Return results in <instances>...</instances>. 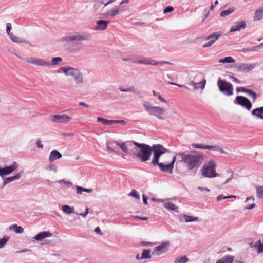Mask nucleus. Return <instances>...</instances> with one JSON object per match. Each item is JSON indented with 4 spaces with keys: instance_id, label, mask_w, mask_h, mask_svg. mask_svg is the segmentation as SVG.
Returning a JSON list of instances; mask_svg holds the SVG:
<instances>
[{
    "instance_id": "62",
    "label": "nucleus",
    "mask_w": 263,
    "mask_h": 263,
    "mask_svg": "<svg viewBox=\"0 0 263 263\" xmlns=\"http://www.w3.org/2000/svg\"><path fill=\"white\" fill-rule=\"evenodd\" d=\"M213 44V43H212V41L211 40H208V41L205 44H204L202 47L203 48H207L210 47Z\"/></svg>"
},
{
    "instance_id": "30",
    "label": "nucleus",
    "mask_w": 263,
    "mask_h": 263,
    "mask_svg": "<svg viewBox=\"0 0 263 263\" xmlns=\"http://www.w3.org/2000/svg\"><path fill=\"white\" fill-rule=\"evenodd\" d=\"M141 258L145 259H149L151 258V250L150 249H144L142 251Z\"/></svg>"
},
{
    "instance_id": "36",
    "label": "nucleus",
    "mask_w": 263,
    "mask_h": 263,
    "mask_svg": "<svg viewBox=\"0 0 263 263\" xmlns=\"http://www.w3.org/2000/svg\"><path fill=\"white\" fill-rule=\"evenodd\" d=\"M35 65L38 66H49L51 64L49 62L46 61L41 59L37 58Z\"/></svg>"
},
{
    "instance_id": "20",
    "label": "nucleus",
    "mask_w": 263,
    "mask_h": 263,
    "mask_svg": "<svg viewBox=\"0 0 263 263\" xmlns=\"http://www.w3.org/2000/svg\"><path fill=\"white\" fill-rule=\"evenodd\" d=\"M252 115L258 118L263 119V106L256 108L251 111Z\"/></svg>"
},
{
    "instance_id": "27",
    "label": "nucleus",
    "mask_w": 263,
    "mask_h": 263,
    "mask_svg": "<svg viewBox=\"0 0 263 263\" xmlns=\"http://www.w3.org/2000/svg\"><path fill=\"white\" fill-rule=\"evenodd\" d=\"M9 230H13L16 233H22L24 232L23 228L16 224L11 225L9 227Z\"/></svg>"
},
{
    "instance_id": "39",
    "label": "nucleus",
    "mask_w": 263,
    "mask_h": 263,
    "mask_svg": "<svg viewBox=\"0 0 263 263\" xmlns=\"http://www.w3.org/2000/svg\"><path fill=\"white\" fill-rule=\"evenodd\" d=\"M73 67H61V69L62 70V72L67 76H69Z\"/></svg>"
},
{
    "instance_id": "45",
    "label": "nucleus",
    "mask_w": 263,
    "mask_h": 263,
    "mask_svg": "<svg viewBox=\"0 0 263 263\" xmlns=\"http://www.w3.org/2000/svg\"><path fill=\"white\" fill-rule=\"evenodd\" d=\"M153 94L155 96H158V99L162 102L167 103V101L164 99L160 93L156 92L155 90L153 91Z\"/></svg>"
},
{
    "instance_id": "60",
    "label": "nucleus",
    "mask_w": 263,
    "mask_h": 263,
    "mask_svg": "<svg viewBox=\"0 0 263 263\" xmlns=\"http://www.w3.org/2000/svg\"><path fill=\"white\" fill-rule=\"evenodd\" d=\"M35 144H36L37 147L39 148H42L43 147V145L42 144L41 141L40 139H39L36 140Z\"/></svg>"
},
{
    "instance_id": "42",
    "label": "nucleus",
    "mask_w": 263,
    "mask_h": 263,
    "mask_svg": "<svg viewBox=\"0 0 263 263\" xmlns=\"http://www.w3.org/2000/svg\"><path fill=\"white\" fill-rule=\"evenodd\" d=\"M192 147L194 148H200L202 149H207V145H205L202 144H192Z\"/></svg>"
},
{
    "instance_id": "56",
    "label": "nucleus",
    "mask_w": 263,
    "mask_h": 263,
    "mask_svg": "<svg viewBox=\"0 0 263 263\" xmlns=\"http://www.w3.org/2000/svg\"><path fill=\"white\" fill-rule=\"evenodd\" d=\"M11 28H12L11 24L9 23H7V24H6V32H7V33L8 35L11 33L10 32Z\"/></svg>"
},
{
    "instance_id": "8",
    "label": "nucleus",
    "mask_w": 263,
    "mask_h": 263,
    "mask_svg": "<svg viewBox=\"0 0 263 263\" xmlns=\"http://www.w3.org/2000/svg\"><path fill=\"white\" fill-rule=\"evenodd\" d=\"M234 103L240 105L248 110H249L252 107V104L249 99L242 96H237L234 100Z\"/></svg>"
},
{
    "instance_id": "47",
    "label": "nucleus",
    "mask_w": 263,
    "mask_h": 263,
    "mask_svg": "<svg viewBox=\"0 0 263 263\" xmlns=\"http://www.w3.org/2000/svg\"><path fill=\"white\" fill-rule=\"evenodd\" d=\"M97 121L101 122L104 125H108V120L105 119L102 117H98Z\"/></svg>"
},
{
    "instance_id": "22",
    "label": "nucleus",
    "mask_w": 263,
    "mask_h": 263,
    "mask_svg": "<svg viewBox=\"0 0 263 263\" xmlns=\"http://www.w3.org/2000/svg\"><path fill=\"white\" fill-rule=\"evenodd\" d=\"M234 256L227 255L217 261L216 263H233Z\"/></svg>"
},
{
    "instance_id": "44",
    "label": "nucleus",
    "mask_w": 263,
    "mask_h": 263,
    "mask_svg": "<svg viewBox=\"0 0 263 263\" xmlns=\"http://www.w3.org/2000/svg\"><path fill=\"white\" fill-rule=\"evenodd\" d=\"M119 11L120 8L119 7H116V8L111 10V11L109 12V15L110 17H114L116 16L118 13Z\"/></svg>"
},
{
    "instance_id": "16",
    "label": "nucleus",
    "mask_w": 263,
    "mask_h": 263,
    "mask_svg": "<svg viewBox=\"0 0 263 263\" xmlns=\"http://www.w3.org/2000/svg\"><path fill=\"white\" fill-rule=\"evenodd\" d=\"M110 23L109 21L104 20H100L96 22L97 25L95 27V30H105L108 24Z\"/></svg>"
},
{
    "instance_id": "50",
    "label": "nucleus",
    "mask_w": 263,
    "mask_h": 263,
    "mask_svg": "<svg viewBox=\"0 0 263 263\" xmlns=\"http://www.w3.org/2000/svg\"><path fill=\"white\" fill-rule=\"evenodd\" d=\"M57 182H58L59 183H60V184L64 183V184L68 185V186H71L72 185V182H71L69 181L65 180L64 179L59 180L57 181Z\"/></svg>"
},
{
    "instance_id": "18",
    "label": "nucleus",
    "mask_w": 263,
    "mask_h": 263,
    "mask_svg": "<svg viewBox=\"0 0 263 263\" xmlns=\"http://www.w3.org/2000/svg\"><path fill=\"white\" fill-rule=\"evenodd\" d=\"M52 235V233L48 231H43L40 232L37 235H36L34 237V239L36 241H40L45 238L51 237Z\"/></svg>"
},
{
    "instance_id": "28",
    "label": "nucleus",
    "mask_w": 263,
    "mask_h": 263,
    "mask_svg": "<svg viewBox=\"0 0 263 263\" xmlns=\"http://www.w3.org/2000/svg\"><path fill=\"white\" fill-rule=\"evenodd\" d=\"M235 10V9L234 7H231L229 8L227 10H223L221 12L220 15L221 17H226L231 14H232L234 11Z\"/></svg>"
},
{
    "instance_id": "17",
    "label": "nucleus",
    "mask_w": 263,
    "mask_h": 263,
    "mask_svg": "<svg viewBox=\"0 0 263 263\" xmlns=\"http://www.w3.org/2000/svg\"><path fill=\"white\" fill-rule=\"evenodd\" d=\"M246 27V22L245 21L236 22L235 24L232 26L230 29V32H233L240 30L241 29H244Z\"/></svg>"
},
{
    "instance_id": "35",
    "label": "nucleus",
    "mask_w": 263,
    "mask_h": 263,
    "mask_svg": "<svg viewBox=\"0 0 263 263\" xmlns=\"http://www.w3.org/2000/svg\"><path fill=\"white\" fill-rule=\"evenodd\" d=\"M10 39L14 42L15 43H22V42H26L25 41H23L22 39H20L18 37L15 36L12 33L8 35Z\"/></svg>"
},
{
    "instance_id": "33",
    "label": "nucleus",
    "mask_w": 263,
    "mask_h": 263,
    "mask_svg": "<svg viewBox=\"0 0 263 263\" xmlns=\"http://www.w3.org/2000/svg\"><path fill=\"white\" fill-rule=\"evenodd\" d=\"M189 261V258L186 256H183L180 257H176L175 259L174 263H186Z\"/></svg>"
},
{
    "instance_id": "58",
    "label": "nucleus",
    "mask_w": 263,
    "mask_h": 263,
    "mask_svg": "<svg viewBox=\"0 0 263 263\" xmlns=\"http://www.w3.org/2000/svg\"><path fill=\"white\" fill-rule=\"evenodd\" d=\"M234 67L236 69V71L237 72H241V63H237L235 65Z\"/></svg>"
},
{
    "instance_id": "1",
    "label": "nucleus",
    "mask_w": 263,
    "mask_h": 263,
    "mask_svg": "<svg viewBox=\"0 0 263 263\" xmlns=\"http://www.w3.org/2000/svg\"><path fill=\"white\" fill-rule=\"evenodd\" d=\"M182 157L179 161L186 167L187 170L195 173L201 166L204 160L202 152L197 151H191L188 154H179Z\"/></svg>"
},
{
    "instance_id": "46",
    "label": "nucleus",
    "mask_w": 263,
    "mask_h": 263,
    "mask_svg": "<svg viewBox=\"0 0 263 263\" xmlns=\"http://www.w3.org/2000/svg\"><path fill=\"white\" fill-rule=\"evenodd\" d=\"M166 83L167 84H169V85H175V86H177L179 87H180V88H185L186 89H189V87H187L186 86L184 85H180V84H178L177 83H174V82H167L166 81Z\"/></svg>"
},
{
    "instance_id": "52",
    "label": "nucleus",
    "mask_w": 263,
    "mask_h": 263,
    "mask_svg": "<svg viewBox=\"0 0 263 263\" xmlns=\"http://www.w3.org/2000/svg\"><path fill=\"white\" fill-rule=\"evenodd\" d=\"M37 58L34 57H30L27 59V62L29 63H31L35 65Z\"/></svg>"
},
{
    "instance_id": "6",
    "label": "nucleus",
    "mask_w": 263,
    "mask_h": 263,
    "mask_svg": "<svg viewBox=\"0 0 263 263\" xmlns=\"http://www.w3.org/2000/svg\"><path fill=\"white\" fill-rule=\"evenodd\" d=\"M151 148L153 149L152 152H153V159L151 161L152 165L157 163L159 162L161 156L168 151V149L165 148L162 145L159 144L153 145L151 146Z\"/></svg>"
},
{
    "instance_id": "41",
    "label": "nucleus",
    "mask_w": 263,
    "mask_h": 263,
    "mask_svg": "<svg viewBox=\"0 0 263 263\" xmlns=\"http://www.w3.org/2000/svg\"><path fill=\"white\" fill-rule=\"evenodd\" d=\"M117 145L119 146L120 148L125 153H128L129 154V152H128V147L125 142L123 143H116Z\"/></svg>"
},
{
    "instance_id": "53",
    "label": "nucleus",
    "mask_w": 263,
    "mask_h": 263,
    "mask_svg": "<svg viewBox=\"0 0 263 263\" xmlns=\"http://www.w3.org/2000/svg\"><path fill=\"white\" fill-rule=\"evenodd\" d=\"M248 90V89H247L245 87H237L236 88V91L237 93H239V92H246V93H247V91Z\"/></svg>"
},
{
    "instance_id": "38",
    "label": "nucleus",
    "mask_w": 263,
    "mask_h": 263,
    "mask_svg": "<svg viewBox=\"0 0 263 263\" xmlns=\"http://www.w3.org/2000/svg\"><path fill=\"white\" fill-rule=\"evenodd\" d=\"M9 239L10 237L7 235H5L2 238L0 239V248H3Z\"/></svg>"
},
{
    "instance_id": "13",
    "label": "nucleus",
    "mask_w": 263,
    "mask_h": 263,
    "mask_svg": "<svg viewBox=\"0 0 263 263\" xmlns=\"http://www.w3.org/2000/svg\"><path fill=\"white\" fill-rule=\"evenodd\" d=\"M139 64H142L145 65H162L164 64H172V63L167 61H156L154 60H152L147 58H144L142 60H139Z\"/></svg>"
},
{
    "instance_id": "55",
    "label": "nucleus",
    "mask_w": 263,
    "mask_h": 263,
    "mask_svg": "<svg viewBox=\"0 0 263 263\" xmlns=\"http://www.w3.org/2000/svg\"><path fill=\"white\" fill-rule=\"evenodd\" d=\"M262 46H263V43H262L260 44L259 45L255 46V47H250V48H247L248 51H254L257 48H259L260 47H261Z\"/></svg>"
},
{
    "instance_id": "63",
    "label": "nucleus",
    "mask_w": 263,
    "mask_h": 263,
    "mask_svg": "<svg viewBox=\"0 0 263 263\" xmlns=\"http://www.w3.org/2000/svg\"><path fill=\"white\" fill-rule=\"evenodd\" d=\"M213 44V43H212V41L211 40H208V41L205 44H204L202 47L203 48H207L210 47Z\"/></svg>"
},
{
    "instance_id": "4",
    "label": "nucleus",
    "mask_w": 263,
    "mask_h": 263,
    "mask_svg": "<svg viewBox=\"0 0 263 263\" xmlns=\"http://www.w3.org/2000/svg\"><path fill=\"white\" fill-rule=\"evenodd\" d=\"M216 167L214 161L210 160L203 165L201 170V174L205 177L209 178L219 176V174L216 172Z\"/></svg>"
},
{
    "instance_id": "15",
    "label": "nucleus",
    "mask_w": 263,
    "mask_h": 263,
    "mask_svg": "<svg viewBox=\"0 0 263 263\" xmlns=\"http://www.w3.org/2000/svg\"><path fill=\"white\" fill-rule=\"evenodd\" d=\"M23 171H21L18 173L16 174L14 176L8 177V178H3V186H5L6 184L15 181L16 180L19 179L22 176L23 174Z\"/></svg>"
},
{
    "instance_id": "37",
    "label": "nucleus",
    "mask_w": 263,
    "mask_h": 263,
    "mask_svg": "<svg viewBox=\"0 0 263 263\" xmlns=\"http://www.w3.org/2000/svg\"><path fill=\"white\" fill-rule=\"evenodd\" d=\"M183 217L184 218V220L186 222H193V221H198V218L193 217L191 216H188L187 215H184Z\"/></svg>"
},
{
    "instance_id": "57",
    "label": "nucleus",
    "mask_w": 263,
    "mask_h": 263,
    "mask_svg": "<svg viewBox=\"0 0 263 263\" xmlns=\"http://www.w3.org/2000/svg\"><path fill=\"white\" fill-rule=\"evenodd\" d=\"M207 149L218 151V149H219V147L216 146L207 145Z\"/></svg>"
},
{
    "instance_id": "40",
    "label": "nucleus",
    "mask_w": 263,
    "mask_h": 263,
    "mask_svg": "<svg viewBox=\"0 0 263 263\" xmlns=\"http://www.w3.org/2000/svg\"><path fill=\"white\" fill-rule=\"evenodd\" d=\"M257 196L260 199H263V186H259L256 187Z\"/></svg>"
},
{
    "instance_id": "9",
    "label": "nucleus",
    "mask_w": 263,
    "mask_h": 263,
    "mask_svg": "<svg viewBox=\"0 0 263 263\" xmlns=\"http://www.w3.org/2000/svg\"><path fill=\"white\" fill-rule=\"evenodd\" d=\"M170 246V242L166 241L162 242L160 245L154 248L152 252L153 255H160L167 252L168 250V247Z\"/></svg>"
},
{
    "instance_id": "51",
    "label": "nucleus",
    "mask_w": 263,
    "mask_h": 263,
    "mask_svg": "<svg viewBox=\"0 0 263 263\" xmlns=\"http://www.w3.org/2000/svg\"><path fill=\"white\" fill-rule=\"evenodd\" d=\"M46 169L49 170V171H53L54 172H57V167L56 166V165H55L54 164H51V165L47 166L46 167Z\"/></svg>"
},
{
    "instance_id": "61",
    "label": "nucleus",
    "mask_w": 263,
    "mask_h": 263,
    "mask_svg": "<svg viewBox=\"0 0 263 263\" xmlns=\"http://www.w3.org/2000/svg\"><path fill=\"white\" fill-rule=\"evenodd\" d=\"M101 18H107L110 17L109 15V12L107 13H103L100 14Z\"/></svg>"
},
{
    "instance_id": "64",
    "label": "nucleus",
    "mask_w": 263,
    "mask_h": 263,
    "mask_svg": "<svg viewBox=\"0 0 263 263\" xmlns=\"http://www.w3.org/2000/svg\"><path fill=\"white\" fill-rule=\"evenodd\" d=\"M142 197H143V201L144 204L145 205H147L148 204V202H147L148 197L146 195L143 194Z\"/></svg>"
},
{
    "instance_id": "5",
    "label": "nucleus",
    "mask_w": 263,
    "mask_h": 263,
    "mask_svg": "<svg viewBox=\"0 0 263 263\" xmlns=\"http://www.w3.org/2000/svg\"><path fill=\"white\" fill-rule=\"evenodd\" d=\"M87 39V37L77 33L66 36L63 39V41L71 43L70 45L72 46V50L78 51L81 49L82 45L80 41Z\"/></svg>"
},
{
    "instance_id": "2",
    "label": "nucleus",
    "mask_w": 263,
    "mask_h": 263,
    "mask_svg": "<svg viewBox=\"0 0 263 263\" xmlns=\"http://www.w3.org/2000/svg\"><path fill=\"white\" fill-rule=\"evenodd\" d=\"M135 146L129 149V154L136 157L142 162L150 159L153 149L151 146L145 143H139L135 141H130Z\"/></svg>"
},
{
    "instance_id": "11",
    "label": "nucleus",
    "mask_w": 263,
    "mask_h": 263,
    "mask_svg": "<svg viewBox=\"0 0 263 263\" xmlns=\"http://www.w3.org/2000/svg\"><path fill=\"white\" fill-rule=\"evenodd\" d=\"M18 167V164L16 162H13V163L9 166H6L3 168L0 167V176L8 175L15 171Z\"/></svg>"
},
{
    "instance_id": "19",
    "label": "nucleus",
    "mask_w": 263,
    "mask_h": 263,
    "mask_svg": "<svg viewBox=\"0 0 263 263\" xmlns=\"http://www.w3.org/2000/svg\"><path fill=\"white\" fill-rule=\"evenodd\" d=\"M62 156V154L58 151L55 149L52 150L50 153L49 161L52 162L55 160L61 158Z\"/></svg>"
},
{
    "instance_id": "12",
    "label": "nucleus",
    "mask_w": 263,
    "mask_h": 263,
    "mask_svg": "<svg viewBox=\"0 0 263 263\" xmlns=\"http://www.w3.org/2000/svg\"><path fill=\"white\" fill-rule=\"evenodd\" d=\"M69 76L74 78V81L77 84L84 83L83 74L78 68L73 67Z\"/></svg>"
},
{
    "instance_id": "14",
    "label": "nucleus",
    "mask_w": 263,
    "mask_h": 263,
    "mask_svg": "<svg viewBox=\"0 0 263 263\" xmlns=\"http://www.w3.org/2000/svg\"><path fill=\"white\" fill-rule=\"evenodd\" d=\"M153 166H158L159 169L162 172H167L168 174H172L173 173V167L171 164H165L162 162H158L157 163L153 164Z\"/></svg>"
},
{
    "instance_id": "48",
    "label": "nucleus",
    "mask_w": 263,
    "mask_h": 263,
    "mask_svg": "<svg viewBox=\"0 0 263 263\" xmlns=\"http://www.w3.org/2000/svg\"><path fill=\"white\" fill-rule=\"evenodd\" d=\"M129 195L132 196L136 199L140 198V195H139L138 193L135 190H133L129 193Z\"/></svg>"
},
{
    "instance_id": "10",
    "label": "nucleus",
    "mask_w": 263,
    "mask_h": 263,
    "mask_svg": "<svg viewBox=\"0 0 263 263\" xmlns=\"http://www.w3.org/2000/svg\"><path fill=\"white\" fill-rule=\"evenodd\" d=\"M71 119V117L68 116L66 114L54 115L51 117V120L52 122L58 123L66 124Z\"/></svg>"
},
{
    "instance_id": "54",
    "label": "nucleus",
    "mask_w": 263,
    "mask_h": 263,
    "mask_svg": "<svg viewBox=\"0 0 263 263\" xmlns=\"http://www.w3.org/2000/svg\"><path fill=\"white\" fill-rule=\"evenodd\" d=\"M174 10V8L172 6H167L166 7L163 11L164 13H167L168 12H172Z\"/></svg>"
},
{
    "instance_id": "32",
    "label": "nucleus",
    "mask_w": 263,
    "mask_h": 263,
    "mask_svg": "<svg viewBox=\"0 0 263 263\" xmlns=\"http://www.w3.org/2000/svg\"><path fill=\"white\" fill-rule=\"evenodd\" d=\"M206 84V80L203 79L201 82L199 83H195L194 84V89H198L199 88H201V89H203L205 87Z\"/></svg>"
},
{
    "instance_id": "43",
    "label": "nucleus",
    "mask_w": 263,
    "mask_h": 263,
    "mask_svg": "<svg viewBox=\"0 0 263 263\" xmlns=\"http://www.w3.org/2000/svg\"><path fill=\"white\" fill-rule=\"evenodd\" d=\"M247 93L253 98V101H255L256 100V99L257 98V94L255 92H254L253 90H252L251 89H248Z\"/></svg>"
},
{
    "instance_id": "26",
    "label": "nucleus",
    "mask_w": 263,
    "mask_h": 263,
    "mask_svg": "<svg viewBox=\"0 0 263 263\" xmlns=\"http://www.w3.org/2000/svg\"><path fill=\"white\" fill-rule=\"evenodd\" d=\"M263 18V8L256 10L255 12L254 19L256 21L260 20Z\"/></svg>"
},
{
    "instance_id": "31",
    "label": "nucleus",
    "mask_w": 263,
    "mask_h": 263,
    "mask_svg": "<svg viewBox=\"0 0 263 263\" xmlns=\"http://www.w3.org/2000/svg\"><path fill=\"white\" fill-rule=\"evenodd\" d=\"M163 206L167 209L175 211L178 209V207L176 206L174 203L170 202L164 203Z\"/></svg>"
},
{
    "instance_id": "49",
    "label": "nucleus",
    "mask_w": 263,
    "mask_h": 263,
    "mask_svg": "<svg viewBox=\"0 0 263 263\" xmlns=\"http://www.w3.org/2000/svg\"><path fill=\"white\" fill-rule=\"evenodd\" d=\"M62 59L61 57H54L52 59L51 62L52 65H56L59 62L62 61Z\"/></svg>"
},
{
    "instance_id": "7",
    "label": "nucleus",
    "mask_w": 263,
    "mask_h": 263,
    "mask_svg": "<svg viewBox=\"0 0 263 263\" xmlns=\"http://www.w3.org/2000/svg\"><path fill=\"white\" fill-rule=\"evenodd\" d=\"M217 86L220 91L223 94L229 96L233 94L232 84L226 80L219 78L217 81Z\"/></svg>"
},
{
    "instance_id": "23",
    "label": "nucleus",
    "mask_w": 263,
    "mask_h": 263,
    "mask_svg": "<svg viewBox=\"0 0 263 263\" xmlns=\"http://www.w3.org/2000/svg\"><path fill=\"white\" fill-rule=\"evenodd\" d=\"M222 35V33L220 31L215 32L212 33L206 37L207 40H211L214 43Z\"/></svg>"
},
{
    "instance_id": "34",
    "label": "nucleus",
    "mask_w": 263,
    "mask_h": 263,
    "mask_svg": "<svg viewBox=\"0 0 263 263\" xmlns=\"http://www.w3.org/2000/svg\"><path fill=\"white\" fill-rule=\"evenodd\" d=\"M235 60L232 57H226L219 60V63H232L235 62Z\"/></svg>"
},
{
    "instance_id": "59",
    "label": "nucleus",
    "mask_w": 263,
    "mask_h": 263,
    "mask_svg": "<svg viewBox=\"0 0 263 263\" xmlns=\"http://www.w3.org/2000/svg\"><path fill=\"white\" fill-rule=\"evenodd\" d=\"M227 172H229V173H232V175H231V176L230 178H229L228 179H227V180H226L223 182V184H227V183H229V182L230 181V180L232 179V178H233V171H231V170H229V171H228Z\"/></svg>"
},
{
    "instance_id": "21",
    "label": "nucleus",
    "mask_w": 263,
    "mask_h": 263,
    "mask_svg": "<svg viewBox=\"0 0 263 263\" xmlns=\"http://www.w3.org/2000/svg\"><path fill=\"white\" fill-rule=\"evenodd\" d=\"M256 67L255 64H245L241 63V72L247 73Z\"/></svg>"
},
{
    "instance_id": "25",
    "label": "nucleus",
    "mask_w": 263,
    "mask_h": 263,
    "mask_svg": "<svg viewBox=\"0 0 263 263\" xmlns=\"http://www.w3.org/2000/svg\"><path fill=\"white\" fill-rule=\"evenodd\" d=\"M119 90L121 92H133L134 93H138V91L134 86H130L128 88H124L123 87H120Z\"/></svg>"
},
{
    "instance_id": "29",
    "label": "nucleus",
    "mask_w": 263,
    "mask_h": 263,
    "mask_svg": "<svg viewBox=\"0 0 263 263\" xmlns=\"http://www.w3.org/2000/svg\"><path fill=\"white\" fill-rule=\"evenodd\" d=\"M76 190H77V193L78 194H81L83 192H86L87 193H91L93 191V190L92 189H86L80 186H76Z\"/></svg>"
},
{
    "instance_id": "24",
    "label": "nucleus",
    "mask_w": 263,
    "mask_h": 263,
    "mask_svg": "<svg viewBox=\"0 0 263 263\" xmlns=\"http://www.w3.org/2000/svg\"><path fill=\"white\" fill-rule=\"evenodd\" d=\"M62 210L63 212L67 214H70L75 213L74 207H71L68 205H62Z\"/></svg>"
},
{
    "instance_id": "3",
    "label": "nucleus",
    "mask_w": 263,
    "mask_h": 263,
    "mask_svg": "<svg viewBox=\"0 0 263 263\" xmlns=\"http://www.w3.org/2000/svg\"><path fill=\"white\" fill-rule=\"evenodd\" d=\"M143 106L149 115L155 116L160 120H164V118L161 116L165 111L164 108L159 106H152L150 103L146 101L143 103Z\"/></svg>"
}]
</instances>
